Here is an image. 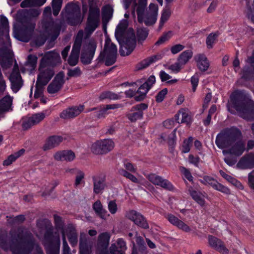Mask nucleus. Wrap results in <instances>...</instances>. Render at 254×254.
<instances>
[{
	"instance_id": "nucleus-47",
	"label": "nucleus",
	"mask_w": 254,
	"mask_h": 254,
	"mask_svg": "<svg viewBox=\"0 0 254 254\" xmlns=\"http://www.w3.org/2000/svg\"><path fill=\"white\" fill-rule=\"evenodd\" d=\"M161 138L164 141H166L169 145H173L175 138V131L174 130L169 134L166 133H163Z\"/></svg>"
},
{
	"instance_id": "nucleus-60",
	"label": "nucleus",
	"mask_w": 254,
	"mask_h": 254,
	"mask_svg": "<svg viewBox=\"0 0 254 254\" xmlns=\"http://www.w3.org/2000/svg\"><path fill=\"white\" fill-rule=\"evenodd\" d=\"M181 172L183 174L185 177L188 179L189 181L191 182L192 181L193 177L191 174L190 171L185 167H181L180 168Z\"/></svg>"
},
{
	"instance_id": "nucleus-1",
	"label": "nucleus",
	"mask_w": 254,
	"mask_h": 254,
	"mask_svg": "<svg viewBox=\"0 0 254 254\" xmlns=\"http://www.w3.org/2000/svg\"><path fill=\"white\" fill-rule=\"evenodd\" d=\"M101 23L100 10L98 5L93 2L90 3L89 10L84 31L80 30V40L84 39L82 49L95 54L97 42L95 38H89ZM81 44H80V46Z\"/></svg>"
},
{
	"instance_id": "nucleus-23",
	"label": "nucleus",
	"mask_w": 254,
	"mask_h": 254,
	"mask_svg": "<svg viewBox=\"0 0 254 254\" xmlns=\"http://www.w3.org/2000/svg\"><path fill=\"white\" fill-rule=\"evenodd\" d=\"M94 192L98 194L102 192L106 187L105 177L100 175L93 178Z\"/></svg>"
},
{
	"instance_id": "nucleus-37",
	"label": "nucleus",
	"mask_w": 254,
	"mask_h": 254,
	"mask_svg": "<svg viewBox=\"0 0 254 254\" xmlns=\"http://www.w3.org/2000/svg\"><path fill=\"white\" fill-rule=\"evenodd\" d=\"M47 0H24L20 4L22 7H31L33 6H41Z\"/></svg>"
},
{
	"instance_id": "nucleus-19",
	"label": "nucleus",
	"mask_w": 254,
	"mask_h": 254,
	"mask_svg": "<svg viewBox=\"0 0 254 254\" xmlns=\"http://www.w3.org/2000/svg\"><path fill=\"white\" fill-rule=\"evenodd\" d=\"M165 218L169 221V222L176 226L178 229L185 232H189L191 229L187 224L182 220L179 219L177 217L172 214H168L165 215Z\"/></svg>"
},
{
	"instance_id": "nucleus-54",
	"label": "nucleus",
	"mask_w": 254,
	"mask_h": 254,
	"mask_svg": "<svg viewBox=\"0 0 254 254\" xmlns=\"http://www.w3.org/2000/svg\"><path fill=\"white\" fill-rule=\"evenodd\" d=\"M217 37V34L214 33H211L208 36L206 40L208 48L211 49L212 48L213 44L215 43Z\"/></svg>"
},
{
	"instance_id": "nucleus-5",
	"label": "nucleus",
	"mask_w": 254,
	"mask_h": 254,
	"mask_svg": "<svg viewBox=\"0 0 254 254\" xmlns=\"http://www.w3.org/2000/svg\"><path fill=\"white\" fill-rule=\"evenodd\" d=\"M117 48L112 42L111 39L107 38L105 40L104 51L101 53L98 60L99 62H104L107 66L113 64L116 61Z\"/></svg>"
},
{
	"instance_id": "nucleus-46",
	"label": "nucleus",
	"mask_w": 254,
	"mask_h": 254,
	"mask_svg": "<svg viewBox=\"0 0 254 254\" xmlns=\"http://www.w3.org/2000/svg\"><path fill=\"white\" fill-rule=\"evenodd\" d=\"M120 98V96L111 91H105L100 95V99L104 100L109 99L110 100H118Z\"/></svg>"
},
{
	"instance_id": "nucleus-58",
	"label": "nucleus",
	"mask_w": 254,
	"mask_h": 254,
	"mask_svg": "<svg viewBox=\"0 0 254 254\" xmlns=\"http://www.w3.org/2000/svg\"><path fill=\"white\" fill-rule=\"evenodd\" d=\"M198 82H199L198 74L197 73H195L190 78V82L192 85L193 92L195 91L196 87L198 84Z\"/></svg>"
},
{
	"instance_id": "nucleus-3",
	"label": "nucleus",
	"mask_w": 254,
	"mask_h": 254,
	"mask_svg": "<svg viewBox=\"0 0 254 254\" xmlns=\"http://www.w3.org/2000/svg\"><path fill=\"white\" fill-rule=\"evenodd\" d=\"M240 91H236L232 94L230 102L227 105L228 109L231 113H234L233 109H235L242 118L249 120L251 119L250 117L252 113L251 108L253 104L251 101L242 99Z\"/></svg>"
},
{
	"instance_id": "nucleus-48",
	"label": "nucleus",
	"mask_w": 254,
	"mask_h": 254,
	"mask_svg": "<svg viewBox=\"0 0 254 254\" xmlns=\"http://www.w3.org/2000/svg\"><path fill=\"white\" fill-rule=\"evenodd\" d=\"M146 6V5L144 4L140 3H138L137 6L136 12L137 14V19L138 21L140 23H143V16L144 15L143 12L144 11Z\"/></svg>"
},
{
	"instance_id": "nucleus-9",
	"label": "nucleus",
	"mask_w": 254,
	"mask_h": 254,
	"mask_svg": "<svg viewBox=\"0 0 254 254\" xmlns=\"http://www.w3.org/2000/svg\"><path fill=\"white\" fill-rule=\"evenodd\" d=\"M61 63L60 54L55 51L45 53L40 62V64L53 68V67Z\"/></svg>"
},
{
	"instance_id": "nucleus-16",
	"label": "nucleus",
	"mask_w": 254,
	"mask_h": 254,
	"mask_svg": "<svg viewBox=\"0 0 254 254\" xmlns=\"http://www.w3.org/2000/svg\"><path fill=\"white\" fill-rule=\"evenodd\" d=\"M147 105L144 103H140L133 106L131 112L127 115L128 119L131 122H135L138 119L142 118L143 111L147 109Z\"/></svg>"
},
{
	"instance_id": "nucleus-28",
	"label": "nucleus",
	"mask_w": 254,
	"mask_h": 254,
	"mask_svg": "<svg viewBox=\"0 0 254 254\" xmlns=\"http://www.w3.org/2000/svg\"><path fill=\"white\" fill-rule=\"evenodd\" d=\"M75 158L74 152L71 150H64L57 152L54 155V158L58 161H72Z\"/></svg>"
},
{
	"instance_id": "nucleus-24",
	"label": "nucleus",
	"mask_w": 254,
	"mask_h": 254,
	"mask_svg": "<svg viewBox=\"0 0 254 254\" xmlns=\"http://www.w3.org/2000/svg\"><path fill=\"white\" fill-rule=\"evenodd\" d=\"M79 114L78 107H71L63 110L60 114L61 119L68 120L74 118Z\"/></svg>"
},
{
	"instance_id": "nucleus-7",
	"label": "nucleus",
	"mask_w": 254,
	"mask_h": 254,
	"mask_svg": "<svg viewBox=\"0 0 254 254\" xmlns=\"http://www.w3.org/2000/svg\"><path fill=\"white\" fill-rule=\"evenodd\" d=\"M44 245L47 254H59L60 244V235H49L48 233L44 236Z\"/></svg>"
},
{
	"instance_id": "nucleus-63",
	"label": "nucleus",
	"mask_w": 254,
	"mask_h": 254,
	"mask_svg": "<svg viewBox=\"0 0 254 254\" xmlns=\"http://www.w3.org/2000/svg\"><path fill=\"white\" fill-rule=\"evenodd\" d=\"M155 82V77L153 75H151L149 76V77L148 78L147 81L144 83L143 84H146V86H147V87H148V89H150L153 84Z\"/></svg>"
},
{
	"instance_id": "nucleus-34",
	"label": "nucleus",
	"mask_w": 254,
	"mask_h": 254,
	"mask_svg": "<svg viewBox=\"0 0 254 254\" xmlns=\"http://www.w3.org/2000/svg\"><path fill=\"white\" fill-rule=\"evenodd\" d=\"M193 53L191 50H188L182 52L178 57L177 61L181 64L184 66L192 58Z\"/></svg>"
},
{
	"instance_id": "nucleus-17",
	"label": "nucleus",
	"mask_w": 254,
	"mask_h": 254,
	"mask_svg": "<svg viewBox=\"0 0 254 254\" xmlns=\"http://www.w3.org/2000/svg\"><path fill=\"white\" fill-rule=\"evenodd\" d=\"M64 74L63 72L59 73L55 77L54 80L47 88L48 92L53 94L58 92L64 84Z\"/></svg>"
},
{
	"instance_id": "nucleus-40",
	"label": "nucleus",
	"mask_w": 254,
	"mask_h": 254,
	"mask_svg": "<svg viewBox=\"0 0 254 254\" xmlns=\"http://www.w3.org/2000/svg\"><path fill=\"white\" fill-rule=\"evenodd\" d=\"M171 14V10L169 8L163 9L162 11L160 23L158 27L159 30H160L163 27L164 24L169 19Z\"/></svg>"
},
{
	"instance_id": "nucleus-25",
	"label": "nucleus",
	"mask_w": 254,
	"mask_h": 254,
	"mask_svg": "<svg viewBox=\"0 0 254 254\" xmlns=\"http://www.w3.org/2000/svg\"><path fill=\"white\" fill-rule=\"evenodd\" d=\"M194 60L198 68L201 71L207 70L209 66V63L203 54H198L195 56Z\"/></svg>"
},
{
	"instance_id": "nucleus-50",
	"label": "nucleus",
	"mask_w": 254,
	"mask_h": 254,
	"mask_svg": "<svg viewBox=\"0 0 254 254\" xmlns=\"http://www.w3.org/2000/svg\"><path fill=\"white\" fill-rule=\"evenodd\" d=\"M62 5V0H53V13L55 16L58 15L61 10Z\"/></svg>"
},
{
	"instance_id": "nucleus-18",
	"label": "nucleus",
	"mask_w": 254,
	"mask_h": 254,
	"mask_svg": "<svg viewBox=\"0 0 254 254\" xmlns=\"http://www.w3.org/2000/svg\"><path fill=\"white\" fill-rule=\"evenodd\" d=\"M110 235L108 232L102 233L98 238V249L100 250L99 254H108L107 248L109 245Z\"/></svg>"
},
{
	"instance_id": "nucleus-49",
	"label": "nucleus",
	"mask_w": 254,
	"mask_h": 254,
	"mask_svg": "<svg viewBox=\"0 0 254 254\" xmlns=\"http://www.w3.org/2000/svg\"><path fill=\"white\" fill-rule=\"evenodd\" d=\"M193 138L191 137H189L187 139H185L182 145V152L186 153L190 151V147L192 145Z\"/></svg>"
},
{
	"instance_id": "nucleus-43",
	"label": "nucleus",
	"mask_w": 254,
	"mask_h": 254,
	"mask_svg": "<svg viewBox=\"0 0 254 254\" xmlns=\"http://www.w3.org/2000/svg\"><path fill=\"white\" fill-rule=\"evenodd\" d=\"M37 57L36 56L30 55L27 58L26 65L28 67L27 69L33 70L36 66Z\"/></svg>"
},
{
	"instance_id": "nucleus-29",
	"label": "nucleus",
	"mask_w": 254,
	"mask_h": 254,
	"mask_svg": "<svg viewBox=\"0 0 254 254\" xmlns=\"http://www.w3.org/2000/svg\"><path fill=\"white\" fill-rule=\"evenodd\" d=\"M42 27L44 28V32L47 33L48 35H51L53 33L57 34L56 37L59 35L61 27L55 24L54 22H47L43 21L42 22Z\"/></svg>"
},
{
	"instance_id": "nucleus-52",
	"label": "nucleus",
	"mask_w": 254,
	"mask_h": 254,
	"mask_svg": "<svg viewBox=\"0 0 254 254\" xmlns=\"http://www.w3.org/2000/svg\"><path fill=\"white\" fill-rule=\"evenodd\" d=\"M112 10L109 6H106L103 10V21H108L112 17Z\"/></svg>"
},
{
	"instance_id": "nucleus-27",
	"label": "nucleus",
	"mask_w": 254,
	"mask_h": 254,
	"mask_svg": "<svg viewBox=\"0 0 254 254\" xmlns=\"http://www.w3.org/2000/svg\"><path fill=\"white\" fill-rule=\"evenodd\" d=\"M126 249V242L122 239H119L117 241V245L114 244L111 245L110 252L111 254H123Z\"/></svg>"
},
{
	"instance_id": "nucleus-41",
	"label": "nucleus",
	"mask_w": 254,
	"mask_h": 254,
	"mask_svg": "<svg viewBox=\"0 0 254 254\" xmlns=\"http://www.w3.org/2000/svg\"><path fill=\"white\" fill-rule=\"evenodd\" d=\"M24 149H21L19 151L15 153L14 154L10 155L7 159L3 161V164L4 166H8L14 161L17 158L20 157L24 153Z\"/></svg>"
},
{
	"instance_id": "nucleus-14",
	"label": "nucleus",
	"mask_w": 254,
	"mask_h": 254,
	"mask_svg": "<svg viewBox=\"0 0 254 254\" xmlns=\"http://www.w3.org/2000/svg\"><path fill=\"white\" fill-rule=\"evenodd\" d=\"M45 118L43 113L32 115L30 117H26L22 119V126L23 129H27L32 126L41 122Z\"/></svg>"
},
{
	"instance_id": "nucleus-20",
	"label": "nucleus",
	"mask_w": 254,
	"mask_h": 254,
	"mask_svg": "<svg viewBox=\"0 0 254 254\" xmlns=\"http://www.w3.org/2000/svg\"><path fill=\"white\" fill-rule=\"evenodd\" d=\"M79 32L76 35V39L73 46L71 55L68 59V63L71 65H75L78 63L79 55Z\"/></svg>"
},
{
	"instance_id": "nucleus-64",
	"label": "nucleus",
	"mask_w": 254,
	"mask_h": 254,
	"mask_svg": "<svg viewBox=\"0 0 254 254\" xmlns=\"http://www.w3.org/2000/svg\"><path fill=\"white\" fill-rule=\"evenodd\" d=\"M249 182L251 188L254 190V170L249 174Z\"/></svg>"
},
{
	"instance_id": "nucleus-13",
	"label": "nucleus",
	"mask_w": 254,
	"mask_h": 254,
	"mask_svg": "<svg viewBox=\"0 0 254 254\" xmlns=\"http://www.w3.org/2000/svg\"><path fill=\"white\" fill-rule=\"evenodd\" d=\"M9 80L11 82V89L14 92H17L22 86V79L18 65L16 63L9 76Z\"/></svg>"
},
{
	"instance_id": "nucleus-30",
	"label": "nucleus",
	"mask_w": 254,
	"mask_h": 254,
	"mask_svg": "<svg viewBox=\"0 0 254 254\" xmlns=\"http://www.w3.org/2000/svg\"><path fill=\"white\" fill-rule=\"evenodd\" d=\"M175 120L178 123H189L190 121V112L186 109H182L175 115Z\"/></svg>"
},
{
	"instance_id": "nucleus-32",
	"label": "nucleus",
	"mask_w": 254,
	"mask_h": 254,
	"mask_svg": "<svg viewBox=\"0 0 254 254\" xmlns=\"http://www.w3.org/2000/svg\"><path fill=\"white\" fill-rule=\"evenodd\" d=\"M30 238V236L26 232H24L23 231H21V232H18V234H17L16 240L18 242H24V243L26 244V247L28 249V252L22 251L21 252V254H28L30 251V248L32 246L33 247L32 244L29 242V239Z\"/></svg>"
},
{
	"instance_id": "nucleus-59",
	"label": "nucleus",
	"mask_w": 254,
	"mask_h": 254,
	"mask_svg": "<svg viewBox=\"0 0 254 254\" xmlns=\"http://www.w3.org/2000/svg\"><path fill=\"white\" fill-rule=\"evenodd\" d=\"M168 90L166 88H164L160 91L156 96V100L157 102H162L165 96L167 94Z\"/></svg>"
},
{
	"instance_id": "nucleus-56",
	"label": "nucleus",
	"mask_w": 254,
	"mask_h": 254,
	"mask_svg": "<svg viewBox=\"0 0 254 254\" xmlns=\"http://www.w3.org/2000/svg\"><path fill=\"white\" fill-rule=\"evenodd\" d=\"M183 67V66L177 61V62L169 65L168 68L174 73H178L181 70Z\"/></svg>"
},
{
	"instance_id": "nucleus-55",
	"label": "nucleus",
	"mask_w": 254,
	"mask_h": 254,
	"mask_svg": "<svg viewBox=\"0 0 254 254\" xmlns=\"http://www.w3.org/2000/svg\"><path fill=\"white\" fill-rule=\"evenodd\" d=\"M108 208L112 214H115L118 211V205L115 200H111L108 204Z\"/></svg>"
},
{
	"instance_id": "nucleus-62",
	"label": "nucleus",
	"mask_w": 254,
	"mask_h": 254,
	"mask_svg": "<svg viewBox=\"0 0 254 254\" xmlns=\"http://www.w3.org/2000/svg\"><path fill=\"white\" fill-rule=\"evenodd\" d=\"M63 254L69 252V248L65 240V233L63 231Z\"/></svg>"
},
{
	"instance_id": "nucleus-4",
	"label": "nucleus",
	"mask_w": 254,
	"mask_h": 254,
	"mask_svg": "<svg viewBox=\"0 0 254 254\" xmlns=\"http://www.w3.org/2000/svg\"><path fill=\"white\" fill-rule=\"evenodd\" d=\"M127 28V24L126 22L120 23L117 27L116 30V36L123 41L121 44V49L120 50L121 55L126 56L129 55L133 50L135 46V35L132 31L128 33L129 37H125V31Z\"/></svg>"
},
{
	"instance_id": "nucleus-12",
	"label": "nucleus",
	"mask_w": 254,
	"mask_h": 254,
	"mask_svg": "<svg viewBox=\"0 0 254 254\" xmlns=\"http://www.w3.org/2000/svg\"><path fill=\"white\" fill-rule=\"evenodd\" d=\"M147 179L153 185L159 186L165 189L172 190L174 189L172 184L167 180L155 174H151L146 176Z\"/></svg>"
},
{
	"instance_id": "nucleus-45",
	"label": "nucleus",
	"mask_w": 254,
	"mask_h": 254,
	"mask_svg": "<svg viewBox=\"0 0 254 254\" xmlns=\"http://www.w3.org/2000/svg\"><path fill=\"white\" fill-rule=\"evenodd\" d=\"M79 10V7L77 3H68L64 9L65 12L68 14H74Z\"/></svg>"
},
{
	"instance_id": "nucleus-57",
	"label": "nucleus",
	"mask_w": 254,
	"mask_h": 254,
	"mask_svg": "<svg viewBox=\"0 0 254 254\" xmlns=\"http://www.w3.org/2000/svg\"><path fill=\"white\" fill-rule=\"evenodd\" d=\"M148 35V31L146 28H140L137 31V35L140 40H144Z\"/></svg>"
},
{
	"instance_id": "nucleus-8",
	"label": "nucleus",
	"mask_w": 254,
	"mask_h": 254,
	"mask_svg": "<svg viewBox=\"0 0 254 254\" xmlns=\"http://www.w3.org/2000/svg\"><path fill=\"white\" fill-rule=\"evenodd\" d=\"M39 73L38 75L37 84L39 86H45L51 79L54 75L53 68L45 66L42 64L39 65Z\"/></svg>"
},
{
	"instance_id": "nucleus-15",
	"label": "nucleus",
	"mask_w": 254,
	"mask_h": 254,
	"mask_svg": "<svg viewBox=\"0 0 254 254\" xmlns=\"http://www.w3.org/2000/svg\"><path fill=\"white\" fill-rule=\"evenodd\" d=\"M126 216L137 226L144 229L148 228V224L144 217L136 211L130 210L127 213Z\"/></svg>"
},
{
	"instance_id": "nucleus-36",
	"label": "nucleus",
	"mask_w": 254,
	"mask_h": 254,
	"mask_svg": "<svg viewBox=\"0 0 254 254\" xmlns=\"http://www.w3.org/2000/svg\"><path fill=\"white\" fill-rule=\"evenodd\" d=\"M189 191L192 198L197 203L201 206H204L205 204V200L203 195L199 192L193 190L192 188L189 189Z\"/></svg>"
},
{
	"instance_id": "nucleus-42",
	"label": "nucleus",
	"mask_w": 254,
	"mask_h": 254,
	"mask_svg": "<svg viewBox=\"0 0 254 254\" xmlns=\"http://www.w3.org/2000/svg\"><path fill=\"white\" fill-rule=\"evenodd\" d=\"M172 33L170 31L163 33V34L158 38V40L155 42V45L160 46L161 45L164 44L168 41L172 37Z\"/></svg>"
},
{
	"instance_id": "nucleus-51",
	"label": "nucleus",
	"mask_w": 254,
	"mask_h": 254,
	"mask_svg": "<svg viewBox=\"0 0 254 254\" xmlns=\"http://www.w3.org/2000/svg\"><path fill=\"white\" fill-rule=\"evenodd\" d=\"M119 172L121 175L130 180L132 182L135 183H138V179L134 175L128 173L125 169H120V170H119Z\"/></svg>"
},
{
	"instance_id": "nucleus-22",
	"label": "nucleus",
	"mask_w": 254,
	"mask_h": 254,
	"mask_svg": "<svg viewBox=\"0 0 254 254\" xmlns=\"http://www.w3.org/2000/svg\"><path fill=\"white\" fill-rule=\"evenodd\" d=\"M208 243L210 247L222 254H227L228 250L226 248L223 242L218 238L209 235L208 236Z\"/></svg>"
},
{
	"instance_id": "nucleus-35",
	"label": "nucleus",
	"mask_w": 254,
	"mask_h": 254,
	"mask_svg": "<svg viewBox=\"0 0 254 254\" xmlns=\"http://www.w3.org/2000/svg\"><path fill=\"white\" fill-rule=\"evenodd\" d=\"M64 231L65 237H67L71 245H74L77 244V237L75 229L71 227H68L66 228L65 230H62V231ZM62 233L63 234V232Z\"/></svg>"
},
{
	"instance_id": "nucleus-38",
	"label": "nucleus",
	"mask_w": 254,
	"mask_h": 254,
	"mask_svg": "<svg viewBox=\"0 0 254 254\" xmlns=\"http://www.w3.org/2000/svg\"><path fill=\"white\" fill-rule=\"evenodd\" d=\"M94 55V54L82 49L80 55V61L84 64H89L91 63Z\"/></svg>"
},
{
	"instance_id": "nucleus-21",
	"label": "nucleus",
	"mask_w": 254,
	"mask_h": 254,
	"mask_svg": "<svg viewBox=\"0 0 254 254\" xmlns=\"http://www.w3.org/2000/svg\"><path fill=\"white\" fill-rule=\"evenodd\" d=\"M13 54L10 50H0V63L3 68L8 67L12 62Z\"/></svg>"
},
{
	"instance_id": "nucleus-11",
	"label": "nucleus",
	"mask_w": 254,
	"mask_h": 254,
	"mask_svg": "<svg viewBox=\"0 0 254 254\" xmlns=\"http://www.w3.org/2000/svg\"><path fill=\"white\" fill-rule=\"evenodd\" d=\"M158 11L157 4L150 3L147 13L143 16V22L147 26H151L155 23Z\"/></svg>"
},
{
	"instance_id": "nucleus-61",
	"label": "nucleus",
	"mask_w": 254,
	"mask_h": 254,
	"mask_svg": "<svg viewBox=\"0 0 254 254\" xmlns=\"http://www.w3.org/2000/svg\"><path fill=\"white\" fill-rule=\"evenodd\" d=\"M184 46L181 44H177L173 46L171 49V52L173 54H176L184 49Z\"/></svg>"
},
{
	"instance_id": "nucleus-6",
	"label": "nucleus",
	"mask_w": 254,
	"mask_h": 254,
	"mask_svg": "<svg viewBox=\"0 0 254 254\" xmlns=\"http://www.w3.org/2000/svg\"><path fill=\"white\" fill-rule=\"evenodd\" d=\"M115 147L114 141L110 139L99 140L91 146L92 152L96 155H103L111 151Z\"/></svg>"
},
{
	"instance_id": "nucleus-10",
	"label": "nucleus",
	"mask_w": 254,
	"mask_h": 254,
	"mask_svg": "<svg viewBox=\"0 0 254 254\" xmlns=\"http://www.w3.org/2000/svg\"><path fill=\"white\" fill-rule=\"evenodd\" d=\"M200 182L205 185H208L210 186L214 190L224 194H230L231 193V191L229 188L219 183L217 180L210 176H204L203 180H201Z\"/></svg>"
},
{
	"instance_id": "nucleus-26",
	"label": "nucleus",
	"mask_w": 254,
	"mask_h": 254,
	"mask_svg": "<svg viewBox=\"0 0 254 254\" xmlns=\"http://www.w3.org/2000/svg\"><path fill=\"white\" fill-rule=\"evenodd\" d=\"M161 56L160 55H153L146 59H145L138 63L136 65V68L137 70H141L147 67L151 64L156 61L160 60Z\"/></svg>"
},
{
	"instance_id": "nucleus-31",
	"label": "nucleus",
	"mask_w": 254,
	"mask_h": 254,
	"mask_svg": "<svg viewBox=\"0 0 254 254\" xmlns=\"http://www.w3.org/2000/svg\"><path fill=\"white\" fill-rule=\"evenodd\" d=\"M63 140V138L60 136H52L46 140L43 148L44 150L50 149L60 144Z\"/></svg>"
},
{
	"instance_id": "nucleus-39",
	"label": "nucleus",
	"mask_w": 254,
	"mask_h": 254,
	"mask_svg": "<svg viewBox=\"0 0 254 254\" xmlns=\"http://www.w3.org/2000/svg\"><path fill=\"white\" fill-rule=\"evenodd\" d=\"M149 90L148 87H147L146 84L141 85L136 92V94L138 95L135 96V100L137 101L142 100L145 98Z\"/></svg>"
},
{
	"instance_id": "nucleus-44",
	"label": "nucleus",
	"mask_w": 254,
	"mask_h": 254,
	"mask_svg": "<svg viewBox=\"0 0 254 254\" xmlns=\"http://www.w3.org/2000/svg\"><path fill=\"white\" fill-rule=\"evenodd\" d=\"M54 220L55 222L56 227V229H57L58 232H59L60 231L61 233H62V230H65L66 228H63L62 226V221L61 218L58 216V215H54ZM48 234L49 235H55V234H59V233H57V232H55L54 234L51 233L50 231H47L46 233L45 234Z\"/></svg>"
},
{
	"instance_id": "nucleus-53",
	"label": "nucleus",
	"mask_w": 254,
	"mask_h": 254,
	"mask_svg": "<svg viewBox=\"0 0 254 254\" xmlns=\"http://www.w3.org/2000/svg\"><path fill=\"white\" fill-rule=\"evenodd\" d=\"M80 254H92L91 245L80 242Z\"/></svg>"
},
{
	"instance_id": "nucleus-2",
	"label": "nucleus",
	"mask_w": 254,
	"mask_h": 254,
	"mask_svg": "<svg viewBox=\"0 0 254 254\" xmlns=\"http://www.w3.org/2000/svg\"><path fill=\"white\" fill-rule=\"evenodd\" d=\"M241 131L236 128H226L219 133L216 138V144L221 149L231 147L228 150H224L223 153L240 156L245 150V143L239 140Z\"/></svg>"
},
{
	"instance_id": "nucleus-33",
	"label": "nucleus",
	"mask_w": 254,
	"mask_h": 254,
	"mask_svg": "<svg viewBox=\"0 0 254 254\" xmlns=\"http://www.w3.org/2000/svg\"><path fill=\"white\" fill-rule=\"evenodd\" d=\"M93 208L95 212L102 219H105L109 214L103 209V205L100 200L96 201L93 205Z\"/></svg>"
}]
</instances>
